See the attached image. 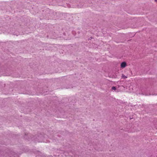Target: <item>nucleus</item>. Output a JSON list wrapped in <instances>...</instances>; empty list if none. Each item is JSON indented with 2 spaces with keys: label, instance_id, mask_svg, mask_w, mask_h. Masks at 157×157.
Returning a JSON list of instances; mask_svg holds the SVG:
<instances>
[{
  "label": "nucleus",
  "instance_id": "nucleus-3",
  "mask_svg": "<svg viewBox=\"0 0 157 157\" xmlns=\"http://www.w3.org/2000/svg\"><path fill=\"white\" fill-rule=\"evenodd\" d=\"M112 90H116V88L115 87V86H113L112 87Z\"/></svg>",
  "mask_w": 157,
  "mask_h": 157
},
{
  "label": "nucleus",
  "instance_id": "nucleus-1",
  "mask_svg": "<svg viewBox=\"0 0 157 157\" xmlns=\"http://www.w3.org/2000/svg\"><path fill=\"white\" fill-rule=\"evenodd\" d=\"M126 66H127L126 63L125 62H122L121 63V67L122 68H124Z\"/></svg>",
  "mask_w": 157,
  "mask_h": 157
},
{
  "label": "nucleus",
  "instance_id": "nucleus-4",
  "mask_svg": "<svg viewBox=\"0 0 157 157\" xmlns=\"http://www.w3.org/2000/svg\"><path fill=\"white\" fill-rule=\"evenodd\" d=\"M157 3V0H154Z\"/></svg>",
  "mask_w": 157,
  "mask_h": 157
},
{
  "label": "nucleus",
  "instance_id": "nucleus-2",
  "mask_svg": "<svg viewBox=\"0 0 157 157\" xmlns=\"http://www.w3.org/2000/svg\"><path fill=\"white\" fill-rule=\"evenodd\" d=\"M121 77H122V78H124V79L126 78H127V77L126 76H125L124 74L122 75Z\"/></svg>",
  "mask_w": 157,
  "mask_h": 157
}]
</instances>
